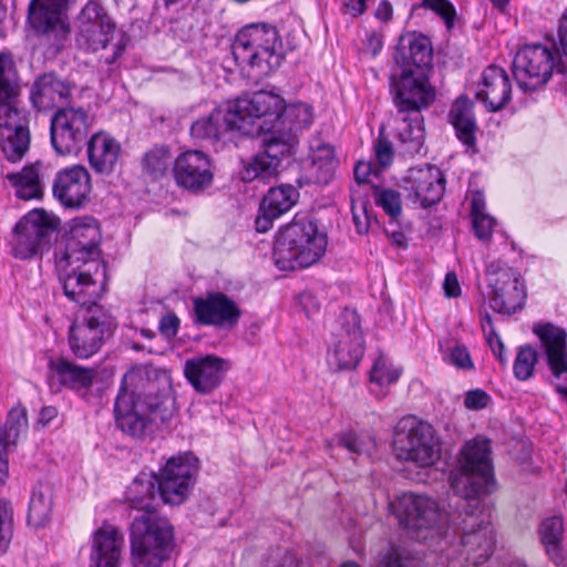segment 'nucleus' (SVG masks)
Instances as JSON below:
<instances>
[{"instance_id": "nucleus-1", "label": "nucleus", "mask_w": 567, "mask_h": 567, "mask_svg": "<svg viewBox=\"0 0 567 567\" xmlns=\"http://www.w3.org/2000/svg\"><path fill=\"white\" fill-rule=\"evenodd\" d=\"M489 454L488 440L475 437L466 442L449 478L453 492L465 501L457 528L463 554L476 566L486 561L495 547L489 513L481 501L494 485Z\"/></svg>"}, {"instance_id": "nucleus-2", "label": "nucleus", "mask_w": 567, "mask_h": 567, "mask_svg": "<svg viewBox=\"0 0 567 567\" xmlns=\"http://www.w3.org/2000/svg\"><path fill=\"white\" fill-rule=\"evenodd\" d=\"M143 375L146 380L143 393L130 391L140 373L130 371L124 374L121 390L115 401L117 426L133 437H142L157 420L164 421L167 404L174 401L173 380L166 369L152 364L145 365Z\"/></svg>"}, {"instance_id": "nucleus-3", "label": "nucleus", "mask_w": 567, "mask_h": 567, "mask_svg": "<svg viewBox=\"0 0 567 567\" xmlns=\"http://www.w3.org/2000/svg\"><path fill=\"white\" fill-rule=\"evenodd\" d=\"M313 120L312 107L306 103L286 105L284 114L262 140L265 150L258 153L244 168L246 182L269 178L278 174L281 161L290 156L298 145V132L307 128Z\"/></svg>"}, {"instance_id": "nucleus-4", "label": "nucleus", "mask_w": 567, "mask_h": 567, "mask_svg": "<svg viewBox=\"0 0 567 567\" xmlns=\"http://www.w3.org/2000/svg\"><path fill=\"white\" fill-rule=\"evenodd\" d=\"M20 87L9 54L0 53V150L12 163L29 151L31 134L23 111L18 105Z\"/></svg>"}, {"instance_id": "nucleus-5", "label": "nucleus", "mask_w": 567, "mask_h": 567, "mask_svg": "<svg viewBox=\"0 0 567 567\" xmlns=\"http://www.w3.org/2000/svg\"><path fill=\"white\" fill-rule=\"evenodd\" d=\"M231 54L247 76L256 82L270 75L284 60L278 31L267 23L244 27L236 34Z\"/></svg>"}, {"instance_id": "nucleus-6", "label": "nucleus", "mask_w": 567, "mask_h": 567, "mask_svg": "<svg viewBox=\"0 0 567 567\" xmlns=\"http://www.w3.org/2000/svg\"><path fill=\"white\" fill-rule=\"evenodd\" d=\"M327 238L317 223L308 217H295L285 226L274 246V260L281 270H296L316 264L324 254Z\"/></svg>"}, {"instance_id": "nucleus-7", "label": "nucleus", "mask_w": 567, "mask_h": 567, "mask_svg": "<svg viewBox=\"0 0 567 567\" xmlns=\"http://www.w3.org/2000/svg\"><path fill=\"white\" fill-rule=\"evenodd\" d=\"M173 538L168 522L156 512L135 516L130 526L132 563L135 567H158L167 557Z\"/></svg>"}, {"instance_id": "nucleus-8", "label": "nucleus", "mask_w": 567, "mask_h": 567, "mask_svg": "<svg viewBox=\"0 0 567 567\" xmlns=\"http://www.w3.org/2000/svg\"><path fill=\"white\" fill-rule=\"evenodd\" d=\"M393 447L398 458L420 467H430L441 458V442L434 429L415 419H402L394 432Z\"/></svg>"}, {"instance_id": "nucleus-9", "label": "nucleus", "mask_w": 567, "mask_h": 567, "mask_svg": "<svg viewBox=\"0 0 567 567\" xmlns=\"http://www.w3.org/2000/svg\"><path fill=\"white\" fill-rule=\"evenodd\" d=\"M395 515L400 524L419 540L441 536L447 525L449 516L437 503L424 495L402 494L395 505Z\"/></svg>"}, {"instance_id": "nucleus-10", "label": "nucleus", "mask_w": 567, "mask_h": 567, "mask_svg": "<svg viewBox=\"0 0 567 567\" xmlns=\"http://www.w3.org/2000/svg\"><path fill=\"white\" fill-rule=\"evenodd\" d=\"M102 235L93 217L84 216L72 219L65 240L64 260L68 266H91L94 272L101 271L105 277V264L101 260Z\"/></svg>"}, {"instance_id": "nucleus-11", "label": "nucleus", "mask_w": 567, "mask_h": 567, "mask_svg": "<svg viewBox=\"0 0 567 567\" xmlns=\"http://www.w3.org/2000/svg\"><path fill=\"white\" fill-rule=\"evenodd\" d=\"M489 306L501 313H515L526 299V288L517 270L502 261H493L486 270Z\"/></svg>"}, {"instance_id": "nucleus-12", "label": "nucleus", "mask_w": 567, "mask_h": 567, "mask_svg": "<svg viewBox=\"0 0 567 567\" xmlns=\"http://www.w3.org/2000/svg\"><path fill=\"white\" fill-rule=\"evenodd\" d=\"M364 352V340L355 312H347L340 318L332 332L328 351V362L337 370L354 369Z\"/></svg>"}, {"instance_id": "nucleus-13", "label": "nucleus", "mask_w": 567, "mask_h": 567, "mask_svg": "<svg viewBox=\"0 0 567 567\" xmlns=\"http://www.w3.org/2000/svg\"><path fill=\"white\" fill-rule=\"evenodd\" d=\"M198 471L192 454L171 457L156 474L157 493L165 504L179 505L187 498Z\"/></svg>"}, {"instance_id": "nucleus-14", "label": "nucleus", "mask_w": 567, "mask_h": 567, "mask_svg": "<svg viewBox=\"0 0 567 567\" xmlns=\"http://www.w3.org/2000/svg\"><path fill=\"white\" fill-rule=\"evenodd\" d=\"M393 103L401 114L415 113L427 107L435 97L425 71L403 70L400 75L391 76Z\"/></svg>"}, {"instance_id": "nucleus-15", "label": "nucleus", "mask_w": 567, "mask_h": 567, "mask_svg": "<svg viewBox=\"0 0 567 567\" xmlns=\"http://www.w3.org/2000/svg\"><path fill=\"white\" fill-rule=\"evenodd\" d=\"M92 117L82 107H63L51 120V143L59 154L76 152L85 143Z\"/></svg>"}, {"instance_id": "nucleus-16", "label": "nucleus", "mask_w": 567, "mask_h": 567, "mask_svg": "<svg viewBox=\"0 0 567 567\" xmlns=\"http://www.w3.org/2000/svg\"><path fill=\"white\" fill-rule=\"evenodd\" d=\"M115 34V23L103 6L96 0H90L78 17L75 41L79 48L86 51L105 49Z\"/></svg>"}, {"instance_id": "nucleus-17", "label": "nucleus", "mask_w": 567, "mask_h": 567, "mask_svg": "<svg viewBox=\"0 0 567 567\" xmlns=\"http://www.w3.org/2000/svg\"><path fill=\"white\" fill-rule=\"evenodd\" d=\"M116 328L115 319L99 310L92 317L76 322L70 328L69 343L72 352L81 359L95 354Z\"/></svg>"}, {"instance_id": "nucleus-18", "label": "nucleus", "mask_w": 567, "mask_h": 567, "mask_svg": "<svg viewBox=\"0 0 567 567\" xmlns=\"http://www.w3.org/2000/svg\"><path fill=\"white\" fill-rule=\"evenodd\" d=\"M231 105L233 112L244 125L241 132L245 134L251 133L249 126L252 124L254 120L268 117L274 125L277 124L286 110L284 97L266 90L238 97L236 101L231 102Z\"/></svg>"}, {"instance_id": "nucleus-19", "label": "nucleus", "mask_w": 567, "mask_h": 567, "mask_svg": "<svg viewBox=\"0 0 567 567\" xmlns=\"http://www.w3.org/2000/svg\"><path fill=\"white\" fill-rule=\"evenodd\" d=\"M406 197L422 207H430L441 200L445 190L442 171L434 165L410 168L401 181Z\"/></svg>"}, {"instance_id": "nucleus-20", "label": "nucleus", "mask_w": 567, "mask_h": 567, "mask_svg": "<svg viewBox=\"0 0 567 567\" xmlns=\"http://www.w3.org/2000/svg\"><path fill=\"white\" fill-rule=\"evenodd\" d=\"M91 175L82 165L59 171L53 182V196L65 208L79 209L90 200Z\"/></svg>"}, {"instance_id": "nucleus-21", "label": "nucleus", "mask_w": 567, "mask_h": 567, "mask_svg": "<svg viewBox=\"0 0 567 567\" xmlns=\"http://www.w3.org/2000/svg\"><path fill=\"white\" fill-rule=\"evenodd\" d=\"M174 176L178 186L199 192L213 182L210 159L202 151H186L175 159Z\"/></svg>"}, {"instance_id": "nucleus-22", "label": "nucleus", "mask_w": 567, "mask_h": 567, "mask_svg": "<svg viewBox=\"0 0 567 567\" xmlns=\"http://www.w3.org/2000/svg\"><path fill=\"white\" fill-rule=\"evenodd\" d=\"M68 0H38V38L45 40L56 49L71 32L66 14Z\"/></svg>"}, {"instance_id": "nucleus-23", "label": "nucleus", "mask_w": 567, "mask_h": 567, "mask_svg": "<svg viewBox=\"0 0 567 567\" xmlns=\"http://www.w3.org/2000/svg\"><path fill=\"white\" fill-rule=\"evenodd\" d=\"M229 364L215 355L195 357L185 361L184 375L196 392L209 394L225 378Z\"/></svg>"}, {"instance_id": "nucleus-24", "label": "nucleus", "mask_w": 567, "mask_h": 567, "mask_svg": "<svg viewBox=\"0 0 567 567\" xmlns=\"http://www.w3.org/2000/svg\"><path fill=\"white\" fill-rule=\"evenodd\" d=\"M70 270L61 277L65 296L82 307L94 306L101 298L104 284L97 280L101 271L95 274L91 266H69Z\"/></svg>"}, {"instance_id": "nucleus-25", "label": "nucleus", "mask_w": 567, "mask_h": 567, "mask_svg": "<svg viewBox=\"0 0 567 567\" xmlns=\"http://www.w3.org/2000/svg\"><path fill=\"white\" fill-rule=\"evenodd\" d=\"M194 310L198 322L217 327H233L241 316L238 306L221 292L210 293L205 299H196Z\"/></svg>"}, {"instance_id": "nucleus-26", "label": "nucleus", "mask_w": 567, "mask_h": 567, "mask_svg": "<svg viewBox=\"0 0 567 567\" xmlns=\"http://www.w3.org/2000/svg\"><path fill=\"white\" fill-rule=\"evenodd\" d=\"M476 99L489 112L502 110L512 99V84L507 72L496 65L486 68L482 73Z\"/></svg>"}, {"instance_id": "nucleus-27", "label": "nucleus", "mask_w": 567, "mask_h": 567, "mask_svg": "<svg viewBox=\"0 0 567 567\" xmlns=\"http://www.w3.org/2000/svg\"><path fill=\"white\" fill-rule=\"evenodd\" d=\"M124 546L123 534L111 524H103L93 535L90 567H117Z\"/></svg>"}, {"instance_id": "nucleus-28", "label": "nucleus", "mask_w": 567, "mask_h": 567, "mask_svg": "<svg viewBox=\"0 0 567 567\" xmlns=\"http://www.w3.org/2000/svg\"><path fill=\"white\" fill-rule=\"evenodd\" d=\"M299 192L292 185H281L269 189L264 197L259 214L256 218V229L266 233L272 226V221L289 212L298 202Z\"/></svg>"}, {"instance_id": "nucleus-29", "label": "nucleus", "mask_w": 567, "mask_h": 567, "mask_svg": "<svg viewBox=\"0 0 567 567\" xmlns=\"http://www.w3.org/2000/svg\"><path fill=\"white\" fill-rule=\"evenodd\" d=\"M533 331L542 341L551 373L557 378L567 373V332L551 323H536Z\"/></svg>"}, {"instance_id": "nucleus-30", "label": "nucleus", "mask_w": 567, "mask_h": 567, "mask_svg": "<svg viewBox=\"0 0 567 567\" xmlns=\"http://www.w3.org/2000/svg\"><path fill=\"white\" fill-rule=\"evenodd\" d=\"M28 427L27 410L21 406L12 408L6 423L0 425V485L9 477V454L27 434Z\"/></svg>"}, {"instance_id": "nucleus-31", "label": "nucleus", "mask_w": 567, "mask_h": 567, "mask_svg": "<svg viewBox=\"0 0 567 567\" xmlns=\"http://www.w3.org/2000/svg\"><path fill=\"white\" fill-rule=\"evenodd\" d=\"M244 125L233 112V105L217 107L208 116L198 118L190 127V134L196 140L218 142L228 131H241Z\"/></svg>"}, {"instance_id": "nucleus-32", "label": "nucleus", "mask_w": 567, "mask_h": 567, "mask_svg": "<svg viewBox=\"0 0 567 567\" xmlns=\"http://www.w3.org/2000/svg\"><path fill=\"white\" fill-rule=\"evenodd\" d=\"M395 61L403 70L425 71L432 61V48L429 38L423 34H408L400 39Z\"/></svg>"}, {"instance_id": "nucleus-33", "label": "nucleus", "mask_w": 567, "mask_h": 567, "mask_svg": "<svg viewBox=\"0 0 567 567\" xmlns=\"http://www.w3.org/2000/svg\"><path fill=\"white\" fill-rule=\"evenodd\" d=\"M120 154V143L109 134L96 133L87 143L90 165L99 174H111L117 164Z\"/></svg>"}, {"instance_id": "nucleus-34", "label": "nucleus", "mask_w": 567, "mask_h": 567, "mask_svg": "<svg viewBox=\"0 0 567 567\" xmlns=\"http://www.w3.org/2000/svg\"><path fill=\"white\" fill-rule=\"evenodd\" d=\"M450 123L458 141L472 153H476V132L478 130L473 103L466 97H458L449 112Z\"/></svg>"}, {"instance_id": "nucleus-35", "label": "nucleus", "mask_w": 567, "mask_h": 567, "mask_svg": "<svg viewBox=\"0 0 567 567\" xmlns=\"http://www.w3.org/2000/svg\"><path fill=\"white\" fill-rule=\"evenodd\" d=\"M96 377L94 369L84 368L60 358L49 362V380L73 390L87 389Z\"/></svg>"}, {"instance_id": "nucleus-36", "label": "nucleus", "mask_w": 567, "mask_h": 567, "mask_svg": "<svg viewBox=\"0 0 567 567\" xmlns=\"http://www.w3.org/2000/svg\"><path fill=\"white\" fill-rule=\"evenodd\" d=\"M539 536L546 554L557 567L567 566V556L561 546L564 523L561 517L546 518L539 527Z\"/></svg>"}, {"instance_id": "nucleus-37", "label": "nucleus", "mask_w": 567, "mask_h": 567, "mask_svg": "<svg viewBox=\"0 0 567 567\" xmlns=\"http://www.w3.org/2000/svg\"><path fill=\"white\" fill-rule=\"evenodd\" d=\"M156 493V474L141 473L127 487L125 499L132 508L142 513L155 512L153 501Z\"/></svg>"}, {"instance_id": "nucleus-38", "label": "nucleus", "mask_w": 567, "mask_h": 567, "mask_svg": "<svg viewBox=\"0 0 567 567\" xmlns=\"http://www.w3.org/2000/svg\"><path fill=\"white\" fill-rule=\"evenodd\" d=\"M12 254L19 259H29L35 255V209L28 212L12 231Z\"/></svg>"}, {"instance_id": "nucleus-39", "label": "nucleus", "mask_w": 567, "mask_h": 567, "mask_svg": "<svg viewBox=\"0 0 567 567\" xmlns=\"http://www.w3.org/2000/svg\"><path fill=\"white\" fill-rule=\"evenodd\" d=\"M171 152L166 146H154L141 159L143 173L152 179H159L165 175L171 164Z\"/></svg>"}, {"instance_id": "nucleus-40", "label": "nucleus", "mask_w": 567, "mask_h": 567, "mask_svg": "<svg viewBox=\"0 0 567 567\" xmlns=\"http://www.w3.org/2000/svg\"><path fill=\"white\" fill-rule=\"evenodd\" d=\"M70 94V86L53 75H43L38 79V99L45 106L61 103L68 100Z\"/></svg>"}, {"instance_id": "nucleus-41", "label": "nucleus", "mask_w": 567, "mask_h": 567, "mask_svg": "<svg viewBox=\"0 0 567 567\" xmlns=\"http://www.w3.org/2000/svg\"><path fill=\"white\" fill-rule=\"evenodd\" d=\"M400 377V370L395 369L385 357H379L370 370V382L372 391L377 395H384V389L396 382Z\"/></svg>"}, {"instance_id": "nucleus-42", "label": "nucleus", "mask_w": 567, "mask_h": 567, "mask_svg": "<svg viewBox=\"0 0 567 567\" xmlns=\"http://www.w3.org/2000/svg\"><path fill=\"white\" fill-rule=\"evenodd\" d=\"M398 131L403 152L409 155L420 154L424 144V130L419 118L408 121L403 117L402 127Z\"/></svg>"}, {"instance_id": "nucleus-43", "label": "nucleus", "mask_w": 567, "mask_h": 567, "mask_svg": "<svg viewBox=\"0 0 567 567\" xmlns=\"http://www.w3.org/2000/svg\"><path fill=\"white\" fill-rule=\"evenodd\" d=\"M7 179L16 189V196L22 200L35 198V165L24 166L18 173L7 175Z\"/></svg>"}, {"instance_id": "nucleus-44", "label": "nucleus", "mask_w": 567, "mask_h": 567, "mask_svg": "<svg viewBox=\"0 0 567 567\" xmlns=\"http://www.w3.org/2000/svg\"><path fill=\"white\" fill-rule=\"evenodd\" d=\"M38 248L42 245H50L58 238L61 229V219L58 215L44 208H38Z\"/></svg>"}, {"instance_id": "nucleus-45", "label": "nucleus", "mask_w": 567, "mask_h": 567, "mask_svg": "<svg viewBox=\"0 0 567 567\" xmlns=\"http://www.w3.org/2000/svg\"><path fill=\"white\" fill-rule=\"evenodd\" d=\"M312 164L319 171L318 179L320 182L327 183L333 175L337 161L334 158V151L332 146L328 144H321L316 150H313L312 155Z\"/></svg>"}, {"instance_id": "nucleus-46", "label": "nucleus", "mask_w": 567, "mask_h": 567, "mask_svg": "<svg viewBox=\"0 0 567 567\" xmlns=\"http://www.w3.org/2000/svg\"><path fill=\"white\" fill-rule=\"evenodd\" d=\"M538 354L529 346L520 347L514 362V374L519 380H527L534 374Z\"/></svg>"}, {"instance_id": "nucleus-47", "label": "nucleus", "mask_w": 567, "mask_h": 567, "mask_svg": "<svg viewBox=\"0 0 567 567\" xmlns=\"http://www.w3.org/2000/svg\"><path fill=\"white\" fill-rule=\"evenodd\" d=\"M13 524V508L11 502L6 498H0V554L7 551Z\"/></svg>"}, {"instance_id": "nucleus-48", "label": "nucleus", "mask_w": 567, "mask_h": 567, "mask_svg": "<svg viewBox=\"0 0 567 567\" xmlns=\"http://www.w3.org/2000/svg\"><path fill=\"white\" fill-rule=\"evenodd\" d=\"M377 204L391 217H396L402 212L400 194L393 189L380 190L377 196Z\"/></svg>"}, {"instance_id": "nucleus-49", "label": "nucleus", "mask_w": 567, "mask_h": 567, "mask_svg": "<svg viewBox=\"0 0 567 567\" xmlns=\"http://www.w3.org/2000/svg\"><path fill=\"white\" fill-rule=\"evenodd\" d=\"M352 219L359 234H365L369 230L371 217L368 214L367 202L362 198H352L351 200Z\"/></svg>"}, {"instance_id": "nucleus-50", "label": "nucleus", "mask_w": 567, "mask_h": 567, "mask_svg": "<svg viewBox=\"0 0 567 567\" xmlns=\"http://www.w3.org/2000/svg\"><path fill=\"white\" fill-rule=\"evenodd\" d=\"M424 9H429L437 13L447 24L449 28L453 24L455 10L453 4L447 0H422L419 6Z\"/></svg>"}, {"instance_id": "nucleus-51", "label": "nucleus", "mask_w": 567, "mask_h": 567, "mask_svg": "<svg viewBox=\"0 0 567 567\" xmlns=\"http://www.w3.org/2000/svg\"><path fill=\"white\" fill-rule=\"evenodd\" d=\"M473 229L475 235L482 239L487 240L492 236L495 226V219L487 214L474 215L472 217Z\"/></svg>"}, {"instance_id": "nucleus-52", "label": "nucleus", "mask_w": 567, "mask_h": 567, "mask_svg": "<svg viewBox=\"0 0 567 567\" xmlns=\"http://www.w3.org/2000/svg\"><path fill=\"white\" fill-rule=\"evenodd\" d=\"M491 402V396L483 390L476 389L466 392L464 405L466 409L477 411L485 409Z\"/></svg>"}, {"instance_id": "nucleus-53", "label": "nucleus", "mask_w": 567, "mask_h": 567, "mask_svg": "<svg viewBox=\"0 0 567 567\" xmlns=\"http://www.w3.org/2000/svg\"><path fill=\"white\" fill-rule=\"evenodd\" d=\"M339 445L354 454H363L369 450L368 443L351 432L340 435Z\"/></svg>"}, {"instance_id": "nucleus-54", "label": "nucleus", "mask_w": 567, "mask_h": 567, "mask_svg": "<svg viewBox=\"0 0 567 567\" xmlns=\"http://www.w3.org/2000/svg\"><path fill=\"white\" fill-rule=\"evenodd\" d=\"M374 154L378 163L382 167L389 166L393 159V150L391 143L386 138H378L374 145Z\"/></svg>"}, {"instance_id": "nucleus-55", "label": "nucleus", "mask_w": 567, "mask_h": 567, "mask_svg": "<svg viewBox=\"0 0 567 567\" xmlns=\"http://www.w3.org/2000/svg\"><path fill=\"white\" fill-rule=\"evenodd\" d=\"M450 362L458 369L468 370L473 368L470 352L464 346H455L451 350Z\"/></svg>"}, {"instance_id": "nucleus-56", "label": "nucleus", "mask_w": 567, "mask_h": 567, "mask_svg": "<svg viewBox=\"0 0 567 567\" xmlns=\"http://www.w3.org/2000/svg\"><path fill=\"white\" fill-rule=\"evenodd\" d=\"M300 307L309 319L315 318L320 311L319 300L310 292L300 295Z\"/></svg>"}, {"instance_id": "nucleus-57", "label": "nucleus", "mask_w": 567, "mask_h": 567, "mask_svg": "<svg viewBox=\"0 0 567 567\" xmlns=\"http://www.w3.org/2000/svg\"><path fill=\"white\" fill-rule=\"evenodd\" d=\"M178 326L179 319L175 313H167L159 321V330L167 338L176 336Z\"/></svg>"}, {"instance_id": "nucleus-58", "label": "nucleus", "mask_w": 567, "mask_h": 567, "mask_svg": "<svg viewBox=\"0 0 567 567\" xmlns=\"http://www.w3.org/2000/svg\"><path fill=\"white\" fill-rule=\"evenodd\" d=\"M375 567H403L399 551L393 547L388 548L380 554Z\"/></svg>"}, {"instance_id": "nucleus-59", "label": "nucleus", "mask_w": 567, "mask_h": 567, "mask_svg": "<svg viewBox=\"0 0 567 567\" xmlns=\"http://www.w3.org/2000/svg\"><path fill=\"white\" fill-rule=\"evenodd\" d=\"M444 292L449 298H455L461 295V287L454 272H447L443 284Z\"/></svg>"}, {"instance_id": "nucleus-60", "label": "nucleus", "mask_w": 567, "mask_h": 567, "mask_svg": "<svg viewBox=\"0 0 567 567\" xmlns=\"http://www.w3.org/2000/svg\"><path fill=\"white\" fill-rule=\"evenodd\" d=\"M374 172L370 162H359L354 167V178L358 183H367L369 176Z\"/></svg>"}, {"instance_id": "nucleus-61", "label": "nucleus", "mask_w": 567, "mask_h": 567, "mask_svg": "<svg viewBox=\"0 0 567 567\" xmlns=\"http://www.w3.org/2000/svg\"><path fill=\"white\" fill-rule=\"evenodd\" d=\"M365 0H344L343 10L351 17H358L365 11Z\"/></svg>"}, {"instance_id": "nucleus-62", "label": "nucleus", "mask_w": 567, "mask_h": 567, "mask_svg": "<svg viewBox=\"0 0 567 567\" xmlns=\"http://www.w3.org/2000/svg\"><path fill=\"white\" fill-rule=\"evenodd\" d=\"M486 340H487L491 349L495 353V355L498 358V360L501 362H504V355H503L504 344H503L501 338L494 331H491L488 333Z\"/></svg>"}, {"instance_id": "nucleus-63", "label": "nucleus", "mask_w": 567, "mask_h": 567, "mask_svg": "<svg viewBox=\"0 0 567 567\" xmlns=\"http://www.w3.org/2000/svg\"><path fill=\"white\" fill-rule=\"evenodd\" d=\"M472 217L474 215L485 214V200L480 193H476L471 200Z\"/></svg>"}, {"instance_id": "nucleus-64", "label": "nucleus", "mask_w": 567, "mask_h": 567, "mask_svg": "<svg viewBox=\"0 0 567 567\" xmlns=\"http://www.w3.org/2000/svg\"><path fill=\"white\" fill-rule=\"evenodd\" d=\"M264 567H298V565L291 556L285 555L279 561H268Z\"/></svg>"}]
</instances>
